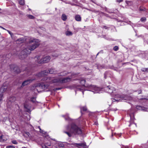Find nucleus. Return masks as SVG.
Masks as SVG:
<instances>
[{
    "instance_id": "obj_1",
    "label": "nucleus",
    "mask_w": 148,
    "mask_h": 148,
    "mask_svg": "<svg viewBox=\"0 0 148 148\" xmlns=\"http://www.w3.org/2000/svg\"><path fill=\"white\" fill-rule=\"evenodd\" d=\"M39 42L38 39L34 38H30L27 47L23 49L21 52L19 56V58L21 59H23L26 58L27 55L31 53V51L34 50L39 46Z\"/></svg>"
},
{
    "instance_id": "obj_2",
    "label": "nucleus",
    "mask_w": 148,
    "mask_h": 148,
    "mask_svg": "<svg viewBox=\"0 0 148 148\" xmlns=\"http://www.w3.org/2000/svg\"><path fill=\"white\" fill-rule=\"evenodd\" d=\"M67 129L69 132L64 131V132L67 134L69 137L71 136L72 133H74L75 134H80L82 133L81 129L74 124H72L71 125V127L70 129H69L68 126L67 127Z\"/></svg>"
},
{
    "instance_id": "obj_3",
    "label": "nucleus",
    "mask_w": 148,
    "mask_h": 148,
    "mask_svg": "<svg viewBox=\"0 0 148 148\" xmlns=\"http://www.w3.org/2000/svg\"><path fill=\"white\" fill-rule=\"evenodd\" d=\"M35 58L36 61L39 64L47 63L51 59L50 57L49 56H46L42 58L40 56H37Z\"/></svg>"
},
{
    "instance_id": "obj_4",
    "label": "nucleus",
    "mask_w": 148,
    "mask_h": 148,
    "mask_svg": "<svg viewBox=\"0 0 148 148\" xmlns=\"http://www.w3.org/2000/svg\"><path fill=\"white\" fill-rule=\"evenodd\" d=\"M10 90L8 86L4 83L3 86L0 88V104L2 102V97L3 96V93L7 92Z\"/></svg>"
},
{
    "instance_id": "obj_5",
    "label": "nucleus",
    "mask_w": 148,
    "mask_h": 148,
    "mask_svg": "<svg viewBox=\"0 0 148 148\" xmlns=\"http://www.w3.org/2000/svg\"><path fill=\"white\" fill-rule=\"evenodd\" d=\"M43 79V81L49 84L58 82L60 83V78L54 79L53 77H45Z\"/></svg>"
},
{
    "instance_id": "obj_6",
    "label": "nucleus",
    "mask_w": 148,
    "mask_h": 148,
    "mask_svg": "<svg viewBox=\"0 0 148 148\" xmlns=\"http://www.w3.org/2000/svg\"><path fill=\"white\" fill-rule=\"evenodd\" d=\"M54 69H50L48 71L45 70L39 73L36 75V76L39 77H43L47 75L48 73L49 72V73L52 74L54 73Z\"/></svg>"
},
{
    "instance_id": "obj_7",
    "label": "nucleus",
    "mask_w": 148,
    "mask_h": 148,
    "mask_svg": "<svg viewBox=\"0 0 148 148\" xmlns=\"http://www.w3.org/2000/svg\"><path fill=\"white\" fill-rule=\"evenodd\" d=\"M49 86L48 84H46L43 83H40L37 84L36 86V88L34 90V91L36 92V91H37L39 92V91H38V90L40 88H41L43 90H45Z\"/></svg>"
},
{
    "instance_id": "obj_8",
    "label": "nucleus",
    "mask_w": 148,
    "mask_h": 148,
    "mask_svg": "<svg viewBox=\"0 0 148 148\" xmlns=\"http://www.w3.org/2000/svg\"><path fill=\"white\" fill-rule=\"evenodd\" d=\"M90 88L92 90V91L94 93H98L101 90V89L94 85H91L90 86Z\"/></svg>"
},
{
    "instance_id": "obj_9",
    "label": "nucleus",
    "mask_w": 148,
    "mask_h": 148,
    "mask_svg": "<svg viewBox=\"0 0 148 148\" xmlns=\"http://www.w3.org/2000/svg\"><path fill=\"white\" fill-rule=\"evenodd\" d=\"M86 82L85 80L84 79H83L81 80L80 82V83L82 84V86L81 87H79L78 88H77V91H82L83 93V94H84V90H83V89L84 88V86L85 83V82Z\"/></svg>"
},
{
    "instance_id": "obj_10",
    "label": "nucleus",
    "mask_w": 148,
    "mask_h": 148,
    "mask_svg": "<svg viewBox=\"0 0 148 148\" xmlns=\"http://www.w3.org/2000/svg\"><path fill=\"white\" fill-rule=\"evenodd\" d=\"M10 66L11 71H13L14 72L16 73H19L20 72V71L18 67H15L14 65L13 64L10 65Z\"/></svg>"
},
{
    "instance_id": "obj_11",
    "label": "nucleus",
    "mask_w": 148,
    "mask_h": 148,
    "mask_svg": "<svg viewBox=\"0 0 148 148\" xmlns=\"http://www.w3.org/2000/svg\"><path fill=\"white\" fill-rule=\"evenodd\" d=\"M115 98L117 99H115L116 100H125L127 99L126 97H124L123 95H121L119 94L115 95Z\"/></svg>"
},
{
    "instance_id": "obj_12",
    "label": "nucleus",
    "mask_w": 148,
    "mask_h": 148,
    "mask_svg": "<svg viewBox=\"0 0 148 148\" xmlns=\"http://www.w3.org/2000/svg\"><path fill=\"white\" fill-rule=\"evenodd\" d=\"M35 79H28L24 81L22 83L21 87H23L32 82Z\"/></svg>"
},
{
    "instance_id": "obj_13",
    "label": "nucleus",
    "mask_w": 148,
    "mask_h": 148,
    "mask_svg": "<svg viewBox=\"0 0 148 148\" xmlns=\"http://www.w3.org/2000/svg\"><path fill=\"white\" fill-rule=\"evenodd\" d=\"M105 90L106 92L109 93H112L114 90V88L113 87H111L110 86H108L105 88Z\"/></svg>"
},
{
    "instance_id": "obj_14",
    "label": "nucleus",
    "mask_w": 148,
    "mask_h": 148,
    "mask_svg": "<svg viewBox=\"0 0 148 148\" xmlns=\"http://www.w3.org/2000/svg\"><path fill=\"white\" fill-rule=\"evenodd\" d=\"M71 78L66 77L65 78H60V83H64L70 82L71 79Z\"/></svg>"
},
{
    "instance_id": "obj_15",
    "label": "nucleus",
    "mask_w": 148,
    "mask_h": 148,
    "mask_svg": "<svg viewBox=\"0 0 148 148\" xmlns=\"http://www.w3.org/2000/svg\"><path fill=\"white\" fill-rule=\"evenodd\" d=\"M8 139V136L4 135H1L0 136V142H3L6 141Z\"/></svg>"
},
{
    "instance_id": "obj_16",
    "label": "nucleus",
    "mask_w": 148,
    "mask_h": 148,
    "mask_svg": "<svg viewBox=\"0 0 148 148\" xmlns=\"http://www.w3.org/2000/svg\"><path fill=\"white\" fill-rule=\"evenodd\" d=\"M76 147H79V146L82 147L84 148H86L87 146L86 143H75Z\"/></svg>"
},
{
    "instance_id": "obj_17",
    "label": "nucleus",
    "mask_w": 148,
    "mask_h": 148,
    "mask_svg": "<svg viewBox=\"0 0 148 148\" xmlns=\"http://www.w3.org/2000/svg\"><path fill=\"white\" fill-rule=\"evenodd\" d=\"M26 38H25L23 37L18 39L16 40V42H20V43H21L25 42L26 41Z\"/></svg>"
},
{
    "instance_id": "obj_18",
    "label": "nucleus",
    "mask_w": 148,
    "mask_h": 148,
    "mask_svg": "<svg viewBox=\"0 0 148 148\" xmlns=\"http://www.w3.org/2000/svg\"><path fill=\"white\" fill-rule=\"evenodd\" d=\"M24 136L27 137H28L29 138H31L33 136L27 132H25L24 134Z\"/></svg>"
},
{
    "instance_id": "obj_19",
    "label": "nucleus",
    "mask_w": 148,
    "mask_h": 148,
    "mask_svg": "<svg viewBox=\"0 0 148 148\" xmlns=\"http://www.w3.org/2000/svg\"><path fill=\"white\" fill-rule=\"evenodd\" d=\"M16 100V98L15 97L11 96L8 99V101L10 102H14Z\"/></svg>"
},
{
    "instance_id": "obj_20",
    "label": "nucleus",
    "mask_w": 148,
    "mask_h": 148,
    "mask_svg": "<svg viewBox=\"0 0 148 148\" xmlns=\"http://www.w3.org/2000/svg\"><path fill=\"white\" fill-rule=\"evenodd\" d=\"M75 19L76 21H81V17L79 15L75 16Z\"/></svg>"
},
{
    "instance_id": "obj_21",
    "label": "nucleus",
    "mask_w": 148,
    "mask_h": 148,
    "mask_svg": "<svg viewBox=\"0 0 148 148\" xmlns=\"http://www.w3.org/2000/svg\"><path fill=\"white\" fill-rule=\"evenodd\" d=\"M136 108L137 109L140 110H145V109L144 108L142 107L139 106H136Z\"/></svg>"
},
{
    "instance_id": "obj_22",
    "label": "nucleus",
    "mask_w": 148,
    "mask_h": 148,
    "mask_svg": "<svg viewBox=\"0 0 148 148\" xmlns=\"http://www.w3.org/2000/svg\"><path fill=\"white\" fill-rule=\"evenodd\" d=\"M61 17L62 19L64 21H66L67 18V16L64 14H62Z\"/></svg>"
},
{
    "instance_id": "obj_23",
    "label": "nucleus",
    "mask_w": 148,
    "mask_h": 148,
    "mask_svg": "<svg viewBox=\"0 0 148 148\" xmlns=\"http://www.w3.org/2000/svg\"><path fill=\"white\" fill-rule=\"evenodd\" d=\"M141 70L142 71L144 72L148 73V68H143L141 69Z\"/></svg>"
},
{
    "instance_id": "obj_24",
    "label": "nucleus",
    "mask_w": 148,
    "mask_h": 148,
    "mask_svg": "<svg viewBox=\"0 0 148 148\" xmlns=\"http://www.w3.org/2000/svg\"><path fill=\"white\" fill-rule=\"evenodd\" d=\"M80 110H81V112L82 111H86L87 110V108L86 107L84 106L83 107H81L80 108Z\"/></svg>"
},
{
    "instance_id": "obj_25",
    "label": "nucleus",
    "mask_w": 148,
    "mask_h": 148,
    "mask_svg": "<svg viewBox=\"0 0 148 148\" xmlns=\"http://www.w3.org/2000/svg\"><path fill=\"white\" fill-rule=\"evenodd\" d=\"M66 34L67 36H71L72 35V33L71 32L68 31L66 32Z\"/></svg>"
},
{
    "instance_id": "obj_26",
    "label": "nucleus",
    "mask_w": 148,
    "mask_h": 148,
    "mask_svg": "<svg viewBox=\"0 0 148 148\" xmlns=\"http://www.w3.org/2000/svg\"><path fill=\"white\" fill-rule=\"evenodd\" d=\"M27 16L29 18L31 19H34L35 18V17L32 15L27 14Z\"/></svg>"
},
{
    "instance_id": "obj_27",
    "label": "nucleus",
    "mask_w": 148,
    "mask_h": 148,
    "mask_svg": "<svg viewBox=\"0 0 148 148\" xmlns=\"http://www.w3.org/2000/svg\"><path fill=\"white\" fill-rule=\"evenodd\" d=\"M19 3L20 5H23L24 4V0H19Z\"/></svg>"
},
{
    "instance_id": "obj_28",
    "label": "nucleus",
    "mask_w": 148,
    "mask_h": 148,
    "mask_svg": "<svg viewBox=\"0 0 148 148\" xmlns=\"http://www.w3.org/2000/svg\"><path fill=\"white\" fill-rule=\"evenodd\" d=\"M31 101L33 103H35L36 102V97H32L31 99Z\"/></svg>"
},
{
    "instance_id": "obj_29",
    "label": "nucleus",
    "mask_w": 148,
    "mask_h": 148,
    "mask_svg": "<svg viewBox=\"0 0 148 148\" xmlns=\"http://www.w3.org/2000/svg\"><path fill=\"white\" fill-rule=\"evenodd\" d=\"M7 31L8 32L9 34H10V35L11 36V37L12 38H13V34L12 32H10V31H9L8 30H7Z\"/></svg>"
},
{
    "instance_id": "obj_30",
    "label": "nucleus",
    "mask_w": 148,
    "mask_h": 148,
    "mask_svg": "<svg viewBox=\"0 0 148 148\" xmlns=\"http://www.w3.org/2000/svg\"><path fill=\"white\" fill-rule=\"evenodd\" d=\"M146 18L145 17L142 18L140 19V21L142 22H145L146 21Z\"/></svg>"
},
{
    "instance_id": "obj_31",
    "label": "nucleus",
    "mask_w": 148,
    "mask_h": 148,
    "mask_svg": "<svg viewBox=\"0 0 148 148\" xmlns=\"http://www.w3.org/2000/svg\"><path fill=\"white\" fill-rule=\"evenodd\" d=\"M118 49H119V48H118V47L117 46H115L113 48L114 50V51H117L118 50Z\"/></svg>"
},
{
    "instance_id": "obj_32",
    "label": "nucleus",
    "mask_w": 148,
    "mask_h": 148,
    "mask_svg": "<svg viewBox=\"0 0 148 148\" xmlns=\"http://www.w3.org/2000/svg\"><path fill=\"white\" fill-rule=\"evenodd\" d=\"M6 148H15V147L14 146L11 145L7 146L6 147Z\"/></svg>"
},
{
    "instance_id": "obj_33",
    "label": "nucleus",
    "mask_w": 148,
    "mask_h": 148,
    "mask_svg": "<svg viewBox=\"0 0 148 148\" xmlns=\"http://www.w3.org/2000/svg\"><path fill=\"white\" fill-rule=\"evenodd\" d=\"M12 142L14 144H17V142L16 140H13L12 141Z\"/></svg>"
},
{
    "instance_id": "obj_34",
    "label": "nucleus",
    "mask_w": 148,
    "mask_h": 148,
    "mask_svg": "<svg viewBox=\"0 0 148 148\" xmlns=\"http://www.w3.org/2000/svg\"><path fill=\"white\" fill-rule=\"evenodd\" d=\"M46 144L48 146H51V144L50 143H46Z\"/></svg>"
},
{
    "instance_id": "obj_35",
    "label": "nucleus",
    "mask_w": 148,
    "mask_h": 148,
    "mask_svg": "<svg viewBox=\"0 0 148 148\" xmlns=\"http://www.w3.org/2000/svg\"><path fill=\"white\" fill-rule=\"evenodd\" d=\"M140 10L141 11H143L145 10L144 9H143L142 7L140 8Z\"/></svg>"
},
{
    "instance_id": "obj_36",
    "label": "nucleus",
    "mask_w": 148,
    "mask_h": 148,
    "mask_svg": "<svg viewBox=\"0 0 148 148\" xmlns=\"http://www.w3.org/2000/svg\"><path fill=\"white\" fill-rule=\"evenodd\" d=\"M42 148H48V147L45 145H42Z\"/></svg>"
},
{
    "instance_id": "obj_37",
    "label": "nucleus",
    "mask_w": 148,
    "mask_h": 148,
    "mask_svg": "<svg viewBox=\"0 0 148 148\" xmlns=\"http://www.w3.org/2000/svg\"><path fill=\"white\" fill-rule=\"evenodd\" d=\"M116 2L118 3H120L123 1V0H116Z\"/></svg>"
},
{
    "instance_id": "obj_38",
    "label": "nucleus",
    "mask_w": 148,
    "mask_h": 148,
    "mask_svg": "<svg viewBox=\"0 0 148 148\" xmlns=\"http://www.w3.org/2000/svg\"><path fill=\"white\" fill-rule=\"evenodd\" d=\"M59 146L61 147H64V145L63 144H60Z\"/></svg>"
},
{
    "instance_id": "obj_39",
    "label": "nucleus",
    "mask_w": 148,
    "mask_h": 148,
    "mask_svg": "<svg viewBox=\"0 0 148 148\" xmlns=\"http://www.w3.org/2000/svg\"><path fill=\"white\" fill-rule=\"evenodd\" d=\"M40 132L41 133H42L44 134V133L43 132V131L40 129Z\"/></svg>"
},
{
    "instance_id": "obj_40",
    "label": "nucleus",
    "mask_w": 148,
    "mask_h": 148,
    "mask_svg": "<svg viewBox=\"0 0 148 148\" xmlns=\"http://www.w3.org/2000/svg\"><path fill=\"white\" fill-rule=\"evenodd\" d=\"M122 148H128V147H127L125 146H123L122 147Z\"/></svg>"
},
{
    "instance_id": "obj_41",
    "label": "nucleus",
    "mask_w": 148,
    "mask_h": 148,
    "mask_svg": "<svg viewBox=\"0 0 148 148\" xmlns=\"http://www.w3.org/2000/svg\"><path fill=\"white\" fill-rule=\"evenodd\" d=\"M0 27L2 29H3L6 30L5 28H4V27H3L1 26H0Z\"/></svg>"
},
{
    "instance_id": "obj_42",
    "label": "nucleus",
    "mask_w": 148,
    "mask_h": 148,
    "mask_svg": "<svg viewBox=\"0 0 148 148\" xmlns=\"http://www.w3.org/2000/svg\"><path fill=\"white\" fill-rule=\"evenodd\" d=\"M106 73H104V78L106 79Z\"/></svg>"
},
{
    "instance_id": "obj_43",
    "label": "nucleus",
    "mask_w": 148,
    "mask_h": 148,
    "mask_svg": "<svg viewBox=\"0 0 148 148\" xmlns=\"http://www.w3.org/2000/svg\"><path fill=\"white\" fill-rule=\"evenodd\" d=\"M141 91L140 90L139 91H138V94H140V93H141Z\"/></svg>"
},
{
    "instance_id": "obj_44",
    "label": "nucleus",
    "mask_w": 148,
    "mask_h": 148,
    "mask_svg": "<svg viewBox=\"0 0 148 148\" xmlns=\"http://www.w3.org/2000/svg\"><path fill=\"white\" fill-rule=\"evenodd\" d=\"M103 28H105L106 29H107V27L105 26H103Z\"/></svg>"
},
{
    "instance_id": "obj_45",
    "label": "nucleus",
    "mask_w": 148,
    "mask_h": 148,
    "mask_svg": "<svg viewBox=\"0 0 148 148\" xmlns=\"http://www.w3.org/2000/svg\"><path fill=\"white\" fill-rule=\"evenodd\" d=\"M118 135H119V136L120 137L121 135V134H118Z\"/></svg>"
},
{
    "instance_id": "obj_46",
    "label": "nucleus",
    "mask_w": 148,
    "mask_h": 148,
    "mask_svg": "<svg viewBox=\"0 0 148 148\" xmlns=\"http://www.w3.org/2000/svg\"><path fill=\"white\" fill-rule=\"evenodd\" d=\"M95 125H97V123L96 122H95Z\"/></svg>"
},
{
    "instance_id": "obj_47",
    "label": "nucleus",
    "mask_w": 148,
    "mask_h": 148,
    "mask_svg": "<svg viewBox=\"0 0 148 148\" xmlns=\"http://www.w3.org/2000/svg\"><path fill=\"white\" fill-rule=\"evenodd\" d=\"M22 148H27L26 147H22Z\"/></svg>"
},
{
    "instance_id": "obj_48",
    "label": "nucleus",
    "mask_w": 148,
    "mask_h": 148,
    "mask_svg": "<svg viewBox=\"0 0 148 148\" xmlns=\"http://www.w3.org/2000/svg\"><path fill=\"white\" fill-rule=\"evenodd\" d=\"M126 3H127V2H130V1H126Z\"/></svg>"
},
{
    "instance_id": "obj_49",
    "label": "nucleus",
    "mask_w": 148,
    "mask_h": 148,
    "mask_svg": "<svg viewBox=\"0 0 148 148\" xmlns=\"http://www.w3.org/2000/svg\"><path fill=\"white\" fill-rule=\"evenodd\" d=\"M57 90H59V89H60V88H58V89H57Z\"/></svg>"
},
{
    "instance_id": "obj_50",
    "label": "nucleus",
    "mask_w": 148,
    "mask_h": 148,
    "mask_svg": "<svg viewBox=\"0 0 148 148\" xmlns=\"http://www.w3.org/2000/svg\"><path fill=\"white\" fill-rule=\"evenodd\" d=\"M145 99H147V100H148V99L146 98Z\"/></svg>"
},
{
    "instance_id": "obj_51",
    "label": "nucleus",
    "mask_w": 148,
    "mask_h": 148,
    "mask_svg": "<svg viewBox=\"0 0 148 148\" xmlns=\"http://www.w3.org/2000/svg\"><path fill=\"white\" fill-rule=\"evenodd\" d=\"M98 53H98L97 54V55H98Z\"/></svg>"
},
{
    "instance_id": "obj_52",
    "label": "nucleus",
    "mask_w": 148,
    "mask_h": 148,
    "mask_svg": "<svg viewBox=\"0 0 148 148\" xmlns=\"http://www.w3.org/2000/svg\"><path fill=\"white\" fill-rule=\"evenodd\" d=\"M27 74H28V75H29V73H28Z\"/></svg>"
},
{
    "instance_id": "obj_53",
    "label": "nucleus",
    "mask_w": 148,
    "mask_h": 148,
    "mask_svg": "<svg viewBox=\"0 0 148 148\" xmlns=\"http://www.w3.org/2000/svg\"><path fill=\"white\" fill-rule=\"evenodd\" d=\"M65 119H66V120H67V119H66V118H65Z\"/></svg>"
},
{
    "instance_id": "obj_54",
    "label": "nucleus",
    "mask_w": 148,
    "mask_h": 148,
    "mask_svg": "<svg viewBox=\"0 0 148 148\" xmlns=\"http://www.w3.org/2000/svg\"><path fill=\"white\" fill-rule=\"evenodd\" d=\"M113 135V133H112V136Z\"/></svg>"
},
{
    "instance_id": "obj_55",
    "label": "nucleus",
    "mask_w": 148,
    "mask_h": 148,
    "mask_svg": "<svg viewBox=\"0 0 148 148\" xmlns=\"http://www.w3.org/2000/svg\"><path fill=\"white\" fill-rule=\"evenodd\" d=\"M130 119H131V116H130Z\"/></svg>"
},
{
    "instance_id": "obj_56",
    "label": "nucleus",
    "mask_w": 148,
    "mask_h": 148,
    "mask_svg": "<svg viewBox=\"0 0 148 148\" xmlns=\"http://www.w3.org/2000/svg\"><path fill=\"white\" fill-rule=\"evenodd\" d=\"M1 10V8H0V10Z\"/></svg>"
},
{
    "instance_id": "obj_57",
    "label": "nucleus",
    "mask_w": 148,
    "mask_h": 148,
    "mask_svg": "<svg viewBox=\"0 0 148 148\" xmlns=\"http://www.w3.org/2000/svg\"><path fill=\"white\" fill-rule=\"evenodd\" d=\"M56 57H58V56H56Z\"/></svg>"
}]
</instances>
